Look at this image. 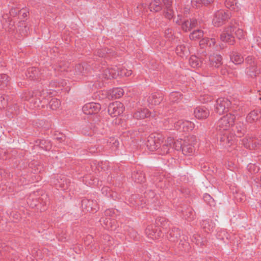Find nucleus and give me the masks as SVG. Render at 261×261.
<instances>
[{"label":"nucleus","mask_w":261,"mask_h":261,"mask_svg":"<svg viewBox=\"0 0 261 261\" xmlns=\"http://www.w3.org/2000/svg\"><path fill=\"white\" fill-rule=\"evenodd\" d=\"M231 61L236 65L242 63L244 61L243 57L237 52H232L230 55Z\"/></svg>","instance_id":"obj_18"},{"label":"nucleus","mask_w":261,"mask_h":261,"mask_svg":"<svg viewBox=\"0 0 261 261\" xmlns=\"http://www.w3.org/2000/svg\"><path fill=\"white\" fill-rule=\"evenodd\" d=\"M235 119V116L231 113L223 116L217 122V130L220 132H227L233 125Z\"/></svg>","instance_id":"obj_1"},{"label":"nucleus","mask_w":261,"mask_h":261,"mask_svg":"<svg viewBox=\"0 0 261 261\" xmlns=\"http://www.w3.org/2000/svg\"><path fill=\"white\" fill-rule=\"evenodd\" d=\"M146 5L144 4H141L139 5V8H146Z\"/></svg>","instance_id":"obj_36"},{"label":"nucleus","mask_w":261,"mask_h":261,"mask_svg":"<svg viewBox=\"0 0 261 261\" xmlns=\"http://www.w3.org/2000/svg\"><path fill=\"white\" fill-rule=\"evenodd\" d=\"M203 36V32L202 30H196L192 32L189 35L191 40H196L202 38Z\"/></svg>","instance_id":"obj_23"},{"label":"nucleus","mask_w":261,"mask_h":261,"mask_svg":"<svg viewBox=\"0 0 261 261\" xmlns=\"http://www.w3.org/2000/svg\"><path fill=\"white\" fill-rule=\"evenodd\" d=\"M165 17L169 19L174 18V20L177 24H179L180 17L177 12L174 11V8L170 7H166V10L165 12Z\"/></svg>","instance_id":"obj_12"},{"label":"nucleus","mask_w":261,"mask_h":261,"mask_svg":"<svg viewBox=\"0 0 261 261\" xmlns=\"http://www.w3.org/2000/svg\"><path fill=\"white\" fill-rule=\"evenodd\" d=\"M149 8L152 12H156L160 11L162 8L160 0H152L150 3Z\"/></svg>","instance_id":"obj_19"},{"label":"nucleus","mask_w":261,"mask_h":261,"mask_svg":"<svg viewBox=\"0 0 261 261\" xmlns=\"http://www.w3.org/2000/svg\"><path fill=\"white\" fill-rule=\"evenodd\" d=\"M167 1H168V2L167 4L166 3V2H164L165 4H166L167 5H169L171 3V0H167Z\"/></svg>","instance_id":"obj_38"},{"label":"nucleus","mask_w":261,"mask_h":261,"mask_svg":"<svg viewBox=\"0 0 261 261\" xmlns=\"http://www.w3.org/2000/svg\"><path fill=\"white\" fill-rule=\"evenodd\" d=\"M214 0H192V5L195 6L197 7H199L202 6H206L209 5L212 3Z\"/></svg>","instance_id":"obj_24"},{"label":"nucleus","mask_w":261,"mask_h":261,"mask_svg":"<svg viewBox=\"0 0 261 261\" xmlns=\"http://www.w3.org/2000/svg\"><path fill=\"white\" fill-rule=\"evenodd\" d=\"M102 76L106 79L117 78L119 76V68L117 66L108 68L103 71Z\"/></svg>","instance_id":"obj_9"},{"label":"nucleus","mask_w":261,"mask_h":261,"mask_svg":"<svg viewBox=\"0 0 261 261\" xmlns=\"http://www.w3.org/2000/svg\"><path fill=\"white\" fill-rule=\"evenodd\" d=\"M232 27L226 28L220 36L221 40L229 44H233L234 42V38L232 34Z\"/></svg>","instance_id":"obj_8"},{"label":"nucleus","mask_w":261,"mask_h":261,"mask_svg":"<svg viewBox=\"0 0 261 261\" xmlns=\"http://www.w3.org/2000/svg\"><path fill=\"white\" fill-rule=\"evenodd\" d=\"M232 33L234 32L236 36L239 39H241L244 37L243 31L239 28L232 27Z\"/></svg>","instance_id":"obj_28"},{"label":"nucleus","mask_w":261,"mask_h":261,"mask_svg":"<svg viewBox=\"0 0 261 261\" xmlns=\"http://www.w3.org/2000/svg\"><path fill=\"white\" fill-rule=\"evenodd\" d=\"M151 116L148 110L144 109L137 111L134 114V117L137 119H144Z\"/></svg>","instance_id":"obj_22"},{"label":"nucleus","mask_w":261,"mask_h":261,"mask_svg":"<svg viewBox=\"0 0 261 261\" xmlns=\"http://www.w3.org/2000/svg\"><path fill=\"white\" fill-rule=\"evenodd\" d=\"M246 72H247L248 74H250V75H252V74L250 73L249 71H248V70H247V71H246Z\"/></svg>","instance_id":"obj_39"},{"label":"nucleus","mask_w":261,"mask_h":261,"mask_svg":"<svg viewBox=\"0 0 261 261\" xmlns=\"http://www.w3.org/2000/svg\"><path fill=\"white\" fill-rule=\"evenodd\" d=\"M177 124L180 126V127L186 131L192 130L194 127V124L188 120H180L177 122Z\"/></svg>","instance_id":"obj_21"},{"label":"nucleus","mask_w":261,"mask_h":261,"mask_svg":"<svg viewBox=\"0 0 261 261\" xmlns=\"http://www.w3.org/2000/svg\"><path fill=\"white\" fill-rule=\"evenodd\" d=\"M179 24L181 25V28L185 32L190 31L192 29L195 27L197 25V22L195 19H191L189 20H186L182 22L180 19Z\"/></svg>","instance_id":"obj_14"},{"label":"nucleus","mask_w":261,"mask_h":261,"mask_svg":"<svg viewBox=\"0 0 261 261\" xmlns=\"http://www.w3.org/2000/svg\"><path fill=\"white\" fill-rule=\"evenodd\" d=\"M124 109L122 103L116 101L109 105L108 112L112 117H115L121 115L123 113Z\"/></svg>","instance_id":"obj_4"},{"label":"nucleus","mask_w":261,"mask_h":261,"mask_svg":"<svg viewBox=\"0 0 261 261\" xmlns=\"http://www.w3.org/2000/svg\"><path fill=\"white\" fill-rule=\"evenodd\" d=\"M205 41H207V40H205L204 39H202V40L200 41V45H202V44L204 43Z\"/></svg>","instance_id":"obj_37"},{"label":"nucleus","mask_w":261,"mask_h":261,"mask_svg":"<svg viewBox=\"0 0 261 261\" xmlns=\"http://www.w3.org/2000/svg\"><path fill=\"white\" fill-rule=\"evenodd\" d=\"M234 136L233 135H230V136H228V132H226L223 135V136L220 138V140L221 142V144L223 146L225 147H229L232 144V142L234 139Z\"/></svg>","instance_id":"obj_17"},{"label":"nucleus","mask_w":261,"mask_h":261,"mask_svg":"<svg viewBox=\"0 0 261 261\" xmlns=\"http://www.w3.org/2000/svg\"><path fill=\"white\" fill-rule=\"evenodd\" d=\"M231 13L229 11L223 10L217 11L214 14L213 23L216 27L222 25L224 22L230 18Z\"/></svg>","instance_id":"obj_3"},{"label":"nucleus","mask_w":261,"mask_h":261,"mask_svg":"<svg viewBox=\"0 0 261 261\" xmlns=\"http://www.w3.org/2000/svg\"><path fill=\"white\" fill-rule=\"evenodd\" d=\"M261 118V112L258 110L251 111L247 116L246 120L249 123L256 122Z\"/></svg>","instance_id":"obj_15"},{"label":"nucleus","mask_w":261,"mask_h":261,"mask_svg":"<svg viewBox=\"0 0 261 261\" xmlns=\"http://www.w3.org/2000/svg\"><path fill=\"white\" fill-rule=\"evenodd\" d=\"M101 109L98 103L90 102L86 103L83 107V111L87 115H92L97 113Z\"/></svg>","instance_id":"obj_7"},{"label":"nucleus","mask_w":261,"mask_h":261,"mask_svg":"<svg viewBox=\"0 0 261 261\" xmlns=\"http://www.w3.org/2000/svg\"><path fill=\"white\" fill-rule=\"evenodd\" d=\"M146 234L148 236V237L150 238H153V236L154 234V231L152 230L151 226H148L145 230Z\"/></svg>","instance_id":"obj_32"},{"label":"nucleus","mask_w":261,"mask_h":261,"mask_svg":"<svg viewBox=\"0 0 261 261\" xmlns=\"http://www.w3.org/2000/svg\"><path fill=\"white\" fill-rule=\"evenodd\" d=\"M61 105V102L59 99H52L49 102V107L53 110H57Z\"/></svg>","instance_id":"obj_26"},{"label":"nucleus","mask_w":261,"mask_h":261,"mask_svg":"<svg viewBox=\"0 0 261 261\" xmlns=\"http://www.w3.org/2000/svg\"><path fill=\"white\" fill-rule=\"evenodd\" d=\"M8 76L6 74L0 75V85H7Z\"/></svg>","instance_id":"obj_31"},{"label":"nucleus","mask_w":261,"mask_h":261,"mask_svg":"<svg viewBox=\"0 0 261 261\" xmlns=\"http://www.w3.org/2000/svg\"><path fill=\"white\" fill-rule=\"evenodd\" d=\"M226 7L232 10H238V6L235 0H226L225 2Z\"/></svg>","instance_id":"obj_25"},{"label":"nucleus","mask_w":261,"mask_h":261,"mask_svg":"<svg viewBox=\"0 0 261 261\" xmlns=\"http://www.w3.org/2000/svg\"><path fill=\"white\" fill-rule=\"evenodd\" d=\"M175 51L178 56L182 58L187 56L190 54L188 43L186 42L180 43L177 46Z\"/></svg>","instance_id":"obj_10"},{"label":"nucleus","mask_w":261,"mask_h":261,"mask_svg":"<svg viewBox=\"0 0 261 261\" xmlns=\"http://www.w3.org/2000/svg\"><path fill=\"white\" fill-rule=\"evenodd\" d=\"M196 143V137L190 136L185 139L181 144V148L183 154L185 155H190L194 151V145Z\"/></svg>","instance_id":"obj_2"},{"label":"nucleus","mask_w":261,"mask_h":261,"mask_svg":"<svg viewBox=\"0 0 261 261\" xmlns=\"http://www.w3.org/2000/svg\"><path fill=\"white\" fill-rule=\"evenodd\" d=\"M208 41L210 42V45H211V43H213V45H214L215 44V39H211L210 40H208Z\"/></svg>","instance_id":"obj_35"},{"label":"nucleus","mask_w":261,"mask_h":261,"mask_svg":"<svg viewBox=\"0 0 261 261\" xmlns=\"http://www.w3.org/2000/svg\"><path fill=\"white\" fill-rule=\"evenodd\" d=\"M189 63L193 68H198L201 66L203 61L200 58L195 56H192L190 58Z\"/></svg>","instance_id":"obj_20"},{"label":"nucleus","mask_w":261,"mask_h":261,"mask_svg":"<svg viewBox=\"0 0 261 261\" xmlns=\"http://www.w3.org/2000/svg\"><path fill=\"white\" fill-rule=\"evenodd\" d=\"M124 92L123 89L121 88H113L108 91V98H119L123 95Z\"/></svg>","instance_id":"obj_13"},{"label":"nucleus","mask_w":261,"mask_h":261,"mask_svg":"<svg viewBox=\"0 0 261 261\" xmlns=\"http://www.w3.org/2000/svg\"><path fill=\"white\" fill-rule=\"evenodd\" d=\"M7 99L3 95H0V109H3L7 105Z\"/></svg>","instance_id":"obj_30"},{"label":"nucleus","mask_w":261,"mask_h":261,"mask_svg":"<svg viewBox=\"0 0 261 261\" xmlns=\"http://www.w3.org/2000/svg\"><path fill=\"white\" fill-rule=\"evenodd\" d=\"M230 105V100L227 98H220L218 99L216 106V112L219 115L222 114L227 111Z\"/></svg>","instance_id":"obj_6"},{"label":"nucleus","mask_w":261,"mask_h":261,"mask_svg":"<svg viewBox=\"0 0 261 261\" xmlns=\"http://www.w3.org/2000/svg\"><path fill=\"white\" fill-rule=\"evenodd\" d=\"M162 149L163 150V154H166L169 152V147L167 145H164Z\"/></svg>","instance_id":"obj_34"},{"label":"nucleus","mask_w":261,"mask_h":261,"mask_svg":"<svg viewBox=\"0 0 261 261\" xmlns=\"http://www.w3.org/2000/svg\"><path fill=\"white\" fill-rule=\"evenodd\" d=\"M120 76H129L132 74V71L125 68H119Z\"/></svg>","instance_id":"obj_27"},{"label":"nucleus","mask_w":261,"mask_h":261,"mask_svg":"<svg viewBox=\"0 0 261 261\" xmlns=\"http://www.w3.org/2000/svg\"><path fill=\"white\" fill-rule=\"evenodd\" d=\"M163 142V138L162 136L151 135L147 138L146 146L150 151H153L159 147Z\"/></svg>","instance_id":"obj_5"},{"label":"nucleus","mask_w":261,"mask_h":261,"mask_svg":"<svg viewBox=\"0 0 261 261\" xmlns=\"http://www.w3.org/2000/svg\"><path fill=\"white\" fill-rule=\"evenodd\" d=\"M194 114L196 119L202 120L206 119L208 117L210 112L204 107H197L194 110Z\"/></svg>","instance_id":"obj_11"},{"label":"nucleus","mask_w":261,"mask_h":261,"mask_svg":"<svg viewBox=\"0 0 261 261\" xmlns=\"http://www.w3.org/2000/svg\"><path fill=\"white\" fill-rule=\"evenodd\" d=\"M113 142V146L115 147V148H117L119 144V142L117 139H115L114 138H113L111 140Z\"/></svg>","instance_id":"obj_33"},{"label":"nucleus","mask_w":261,"mask_h":261,"mask_svg":"<svg viewBox=\"0 0 261 261\" xmlns=\"http://www.w3.org/2000/svg\"><path fill=\"white\" fill-rule=\"evenodd\" d=\"M173 31L170 28H167L164 31V36L169 40L173 39Z\"/></svg>","instance_id":"obj_29"},{"label":"nucleus","mask_w":261,"mask_h":261,"mask_svg":"<svg viewBox=\"0 0 261 261\" xmlns=\"http://www.w3.org/2000/svg\"><path fill=\"white\" fill-rule=\"evenodd\" d=\"M210 62L211 66L218 68L222 64V59L219 55H213L210 57Z\"/></svg>","instance_id":"obj_16"}]
</instances>
